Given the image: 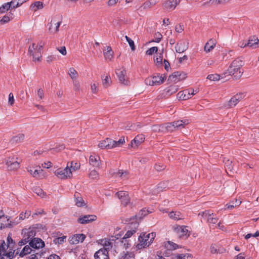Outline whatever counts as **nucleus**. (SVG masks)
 <instances>
[{
	"label": "nucleus",
	"mask_w": 259,
	"mask_h": 259,
	"mask_svg": "<svg viewBox=\"0 0 259 259\" xmlns=\"http://www.w3.org/2000/svg\"><path fill=\"white\" fill-rule=\"evenodd\" d=\"M244 97V94L242 93L237 94L231 98L226 106L228 108H232L235 106Z\"/></svg>",
	"instance_id": "nucleus-7"
},
{
	"label": "nucleus",
	"mask_w": 259,
	"mask_h": 259,
	"mask_svg": "<svg viewBox=\"0 0 259 259\" xmlns=\"http://www.w3.org/2000/svg\"><path fill=\"white\" fill-rule=\"evenodd\" d=\"M166 78L164 74L156 73L152 76L147 77L145 80V83L148 85H158L163 83Z\"/></svg>",
	"instance_id": "nucleus-2"
},
{
	"label": "nucleus",
	"mask_w": 259,
	"mask_h": 259,
	"mask_svg": "<svg viewBox=\"0 0 259 259\" xmlns=\"http://www.w3.org/2000/svg\"><path fill=\"white\" fill-rule=\"evenodd\" d=\"M103 54L106 60L110 61L113 58L114 52L110 46L107 47L106 50H103Z\"/></svg>",
	"instance_id": "nucleus-25"
},
{
	"label": "nucleus",
	"mask_w": 259,
	"mask_h": 259,
	"mask_svg": "<svg viewBox=\"0 0 259 259\" xmlns=\"http://www.w3.org/2000/svg\"><path fill=\"white\" fill-rule=\"evenodd\" d=\"M188 48V42L185 40H181L176 46V51L178 53H182Z\"/></svg>",
	"instance_id": "nucleus-15"
},
{
	"label": "nucleus",
	"mask_w": 259,
	"mask_h": 259,
	"mask_svg": "<svg viewBox=\"0 0 259 259\" xmlns=\"http://www.w3.org/2000/svg\"><path fill=\"white\" fill-rule=\"evenodd\" d=\"M180 0H167L164 3V7L169 10H174L180 3Z\"/></svg>",
	"instance_id": "nucleus-20"
},
{
	"label": "nucleus",
	"mask_w": 259,
	"mask_h": 259,
	"mask_svg": "<svg viewBox=\"0 0 259 259\" xmlns=\"http://www.w3.org/2000/svg\"><path fill=\"white\" fill-rule=\"evenodd\" d=\"M24 135L22 134H19L16 136L13 137L11 140V142L13 144H16L21 142H22L24 139Z\"/></svg>",
	"instance_id": "nucleus-33"
},
{
	"label": "nucleus",
	"mask_w": 259,
	"mask_h": 259,
	"mask_svg": "<svg viewBox=\"0 0 259 259\" xmlns=\"http://www.w3.org/2000/svg\"><path fill=\"white\" fill-rule=\"evenodd\" d=\"M165 247L170 250H175L179 248V245L172 242L167 241L165 244Z\"/></svg>",
	"instance_id": "nucleus-42"
},
{
	"label": "nucleus",
	"mask_w": 259,
	"mask_h": 259,
	"mask_svg": "<svg viewBox=\"0 0 259 259\" xmlns=\"http://www.w3.org/2000/svg\"><path fill=\"white\" fill-rule=\"evenodd\" d=\"M241 201L240 200L235 199L229 203L226 204L227 206V208L229 209H232L235 207L238 206L240 205Z\"/></svg>",
	"instance_id": "nucleus-34"
},
{
	"label": "nucleus",
	"mask_w": 259,
	"mask_h": 259,
	"mask_svg": "<svg viewBox=\"0 0 259 259\" xmlns=\"http://www.w3.org/2000/svg\"><path fill=\"white\" fill-rule=\"evenodd\" d=\"M188 120L186 119L167 123L165 125H163L164 126V131L171 132L176 129L184 127V125L188 124Z\"/></svg>",
	"instance_id": "nucleus-3"
},
{
	"label": "nucleus",
	"mask_w": 259,
	"mask_h": 259,
	"mask_svg": "<svg viewBox=\"0 0 259 259\" xmlns=\"http://www.w3.org/2000/svg\"><path fill=\"white\" fill-rule=\"evenodd\" d=\"M95 259H109L108 252L106 249H100L94 254Z\"/></svg>",
	"instance_id": "nucleus-18"
},
{
	"label": "nucleus",
	"mask_w": 259,
	"mask_h": 259,
	"mask_svg": "<svg viewBox=\"0 0 259 259\" xmlns=\"http://www.w3.org/2000/svg\"><path fill=\"white\" fill-rule=\"evenodd\" d=\"M259 44V40L257 38L252 39H249L248 41L247 42L246 45L248 46V47L251 48H256Z\"/></svg>",
	"instance_id": "nucleus-37"
},
{
	"label": "nucleus",
	"mask_w": 259,
	"mask_h": 259,
	"mask_svg": "<svg viewBox=\"0 0 259 259\" xmlns=\"http://www.w3.org/2000/svg\"><path fill=\"white\" fill-rule=\"evenodd\" d=\"M37 46L34 43L29 47L28 52L30 56L33 57V61H39L40 60L41 51L37 50Z\"/></svg>",
	"instance_id": "nucleus-6"
},
{
	"label": "nucleus",
	"mask_w": 259,
	"mask_h": 259,
	"mask_svg": "<svg viewBox=\"0 0 259 259\" xmlns=\"http://www.w3.org/2000/svg\"><path fill=\"white\" fill-rule=\"evenodd\" d=\"M177 259H192V255L189 253L179 254L176 256Z\"/></svg>",
	"instance_id": "nucleus-55"
},
{
	"label": "nucleus",
	"mask_w": 259,
	"mask_h": 259,
	"mask_svg": "<svg viewBox=\"0 0 259 259\" xmlns=\"http://www.w3.org/2000/svg\"><path fill=\"white\" fill-rule=\"evenodd\" d=\"M243 63L239 58L235 59L229 66L228 69L222 74V78L228 75L233 76L235 79L240 78L243 72L241 68Z\"/></svg>",
	"instance_id": "nucleus-1"
},
{
	"label": "nucleus",
	"mask_w": 259,
	"mask_h": 259,
	"mask_svg": "<svg viewBox=\"0 0 259 259\" xmlns=\"http://www.w3.org/2000/svg\"><path fill=\"white\" fill-rule=\"evenodd\" d=\"M139 236H142V238L145 239L146 241H149L150 243H152L154 238L156 237V233L152 232L147 234L146 233L142 232Z\"/></svg>",
	"instance_id": "nucleus-22"
},
{
	"label": "nucleus",
	"mask_w": 259,
	"mask_h": 259,
	"mask_svg": "<svg viewBox=\"0 0 259 259\" xmlns=\"http://www.w3.org/2000/svg\"><path fill=\"white\" fill-rule=\"evenodd\" d=\"M125 143L124 137L121 138L118 141H114V148L121 147Z\"/></svg>",
	"instance_id": "nucleus-57"
},
{
	"label": "nucleus",
	"mask_w": 259,
	"mask_h": 259,
	"mask_svg": "<svg viewBox=\"0 0 259 259\" xmlns=\"http://www.w3.org/2000/svg\"><path fill=\"white\" fill-rule=\"evenodd\" d=\"M169 217L175 221H178L183 219V215L179 211H171L168 214Z\"/></svg>",
	"instance_id": "nucleus-30"
},
{
	"label": "nucleus",
	"mask_w": 259,
	"mask_h": 259,
	"mask_svg": "<svg viewBox=\"0 0 259 259\" xmlns=\"http://www.w3.org/2000/svg\"><path fill=\"white\" fill-rule=\"evenodd\" d=\"M89 177L93 179H97L99 178L98 172L96 170H92L90 171Z\"/></svg>",
	"instance_id": "nucleus-62"
},
{
	"label": "nucleus",
	"mask_w": 259,
	"mask_h": 259,
	"mask_svg": "<svg viewBox=\"0 0 259 259\" xmlns=\"http://www.w3.org/2000/svg\"><path fill=\"white\" fill-rule=\"evenodd\" d=\"M158 51V48L156 47H153L149 48L146 52V54L147 55H152L154 53L157 52Z\"/></svg>",
	"instance_id": "nucleus-59"
},
{
	"label": "nucleus",
	"mask_w": 259,
	"mask_h": 259,
	"mask_svg": "<svg viewBox=\"0 0 259 259\" xmlns=\"http://www.w3.org/2000/svg\"><path fill=\"white\" fill-rule=\"evenodd\" d=\"M189 93L187 90L179 92L177 94V98L181 100H186L190 99Z\"/></svg>",
	"instance_id": "nucleus-28"
},
{
	"label": "nucleus",
	"mask_w": 259,
	"mask_h": 259,
	"mask_svg": "<svg viewBox=\"0 0 259 259\" xmlns=\"http://www.w3.org/2000/svg\"><path fill=\"white\" fill-rule=\"evenodd\" d=\"M152 211H150L148 209L143 208L139 212L138 215H135V217L138 218L139 219H142L143 217L147 215L148 214L151 213Z\"/></svg>",
	"instance_id": "nucleus-41"
},
{
	"label": "nucleus",
	"mask_w": 259,
	"mask_h": 259,
	"mask_svg": "<svg viewBox=\"0 0 259 259\" xmlns=\"http://www.w3.org/2000/svg\"><path fill=\"white\" fill-rule=\"evenodd\" d=\"M114 140L112 139L107 138L104 140L101 141L99 143V147L103 149H110L114 148Z\"/></svg>",
	"instance_id": "nucleus-11"
},
{
	"label": "nucleus",
	"mask_w": 259,
	"mask_h": 259,
	"mask_svg": "<svg viewBox=\"0 0 259 259\" xmlns=\"http://www.w3.org/2000/svg\"><path fill=\"white\" fill-rule=\"evenodd\" d=\"M182 73L180 72L177 71L169 75L168 78V81L169 82H178L181 79L184 78L185 74L183 75V77H181Z\"/></svg>",
	"instance_id": "nucleus-19"
},
{
	"label": "nucleus",
	"mask_w": 259,
	"mask_h": 259,
	"mask_svg": "<svg viewBox=\"0 0 259 259\" xmlns=\"http://www.w3.org/2000/svg\"><path fill=\"white\" fill-rule=\"evenodd\" d=\"M85 238V235L83 234H76L69 238V241L70 244H77L79 242H82Z\"/></svg>",
	"instance_id": "nucleus-12"
},
{
	"label": "nucleus",
	"mask_w": 259,
	"mask_h": 259,
	"mask_svg": "<svg viewBox=\"0 0 259 259\" xmlns=\"http://www.w3.org/2000/svg\"><path fill=\"white\" fill-rule=\"evenodd\" d=\"M66 239V236H62L61 237H59L54 239V243L55 244H61L63 243Z\"/></svg>",
	"instance_id": "nucleus-49"
},
{
	"label": "nucleus",
	"mask_w": 259,
	"mask_h": 259,
	"mask_svg": "<svg viewBox=\"0 0 259 259\" xmlns=\"http://www.w3.org/2000/svg\"><path fill=\"white\" fill-rule=\"evenodd\" d=\"M89 162L90 165L97 168L100 167L101 163L100 157L97 155H91Z\"/></svg>",
	"instance_id": "nucleus-16"
},
{
	"label": "nucleus",
	"mask_w": 259,
	"mask_h": 259,
	"mask_svg": "<svg viewBox=\"0 0 259 259\" xmlns=\"http://www.w3.org/2000/svg\"><path fill=\"white\" fill-rule=\"evenodd\" d=\"M79 193H75L74 197L75 198V203L77 206L81 207L84 205V202L81 197H79Z\"/></svg>",
	"instance_id": "nucleus-36"
},
{
	"label": "nucleus",
	"mask_w": 259,
	"mask_h": 259,
	"mask_svg": "<svg viewBox=\"0 0 259 259\" xmlns=\"http://www.w3.org/2000/svg\"><path fill=\"white\" fill-rule=\"evenodd\" d=\"M11 9L10 6L8 3H5L0 7V13H4Z\"/></svg>",
	"instance_id": "nucleus-54"
},
{
	"label": "nucleus",
	"mask_w": 259,
	"mask_h": 259,
	"mask_svg": "<svg viewBox=\"0 0 259 259\" xmlns=\"http://www.w3.org/2000/svg\"><path fill=\"white\" fill-rule=\"evenodd\" d=\"M168 186L167 182H162L158 184L156 188L157 192H159L165 190Z\"/></svg>",
	"instance_id": "nucleus-40"
},
{
	"label": "nucleus",
	"mask_w": 259,
	"mask_h": 259,
	"mask_svg": "<svg viewBox=\"0 0 259 259\" xmlns=\"http://www.w3.org/2000/svg\"><path fill=\"white\" fill-rule=\"evenodd\" d=\"M30 247L34 249H39L45 246V242L40 238H34L30 242Z\"/></svg>",
	"instance_id": "nucleus-13"
},
{
	"label": "nucleus",
	"mask_w": 259,
	"mask_h": 259,
	"mask_svg": "<svg viewBox=\"0 0 259 259\" xmlns=\"http://www.w3.org/2000/svg\"><path fill=\"white\" fill-rule=\"evenodd\" d=\"M15 245V243L12 239L11 235L9 234L7 237V249H9L7 252H9L10 251H14L15 253L16 251V250L14 249Z\"/></svg>",
	"instance_id": "nucleus-24"
},
{
	"label": "nucleus",
	"mask_w": 259,
	"mask_h": 259,
	"mask_svg": "<svg viewBox=\"0 0 259 259\" xmlns=\"http://www.w3.org/2000/svg\"><path fill=\"white\" fill-rule=\"evenodd\" d=\"M43 8V3L40 1L35 2L30 6V9L34 12L37 11L38 10L42 9Z\"/></svg>",
	"instance_id": "nucleus-32"
},
{
	"label": "nucleus",
	"mask_w": 259,
	"mask_h": 259,
	"mask_svg": "<svg viewBox=\"0 0 259 259\" xmlns=\"http://www.w3.org/2000/svg\"><path fill=\"white\" fill-rule=\"evenodd\" d=\"M222 78V74H209L207 76V78L210 80L212 81H217L219 80Z\"/></svg>",
	"instance_id": "nucleus-48"
},
{
	"label": "nucleus",
	"mask_w": 259,
	"mask_h": 259,
	"mask_svg": "<svg viewBox=\"0 0 259 259\" xmlns=\"http://www.w3.org/2000/svg\"><path fill=\"white\" fill-rule=\"evenodd\" d=\"M30 211H26L24 213H21L19 215V219L20 220H24L26 218H28L31 215Z\"/></svg>",
	"instance_id": "nucleus-64"
},
{
	"label": "nucleus",
	"mask_w": 259,
	"mask_h": 259,
	"mask_svg": "<svg viewBox=\"0 0 259 259\" xmlns=\"http://www.w3.org/2000/svg\"><path fill=\"white\" fill-rule=\"evenodd\" d=\"M6 244L4 241L0 245V259H12L14 256V251H10L7 252L6 250Z\"/></svg>",
	"instance_id": "nucleus-5"
},
{
	"label": "nucleus",
	"mask_w": 259,
	"mask_h": 259,
	"mask_svg": "<svg viewBox=\"0 0 259 259\" xmlns=\"http://www.w3.org/2000/svg\"><path fill=\"white\" fill-rule=\"evenodd\" d=\"M68 74L72 80L76 79L78 76L77 72L73 68L69 69Z\"/></svg>",
	"instance_id": "nucleus-43"
},
{
	"label": "nucleus",
	"mask_w": 259,
	"mask_h": 259,
	"mask_svg": "<svg viewBox=\"0 0 259 259\" xmlns=\"http://www.w3.org/2000/svg\"><path fill=\"white\" fill-rule=\"evenodd\" d=\"M55 175L61 179H66L70 178L72 176L71 169L69 168V163H68L66 167L64 169L58 168L54 172Z\"/></svg>",
	"instance_id": "nucleus-4"
},
{
	"label": "nucleus",
	"mask_w": 259,
	"mask_h": 259,
	"mask_svg": "<svg viewBox=\"0 0 259 259\" xmlns=\"http://www.w3.org/2000/svg\"><path fill=\"white\" fill-rule=\"evenodd\" d=\"M125 37L126 41L128 42L129 46H130L132 50L134 51L135 50L134 41L131 38H130L129 37H128L126 35L125 36Z\"/></svg>",
	"instance_id": "nucleus-58"
},
{
	"label": "nucleus",
	"mask_w": 259,
	"mask_h": 259,
	"mask_svg": "<svg viewBox=\"0 0 259 259\" xmlns=\"http://www.w3.org/2000/svg\"><path fill=\"white\" fill-rule=\"evenodd\" d=\"M119 241L123 245V247L125 249H127V248L131 246V244L130 243L129 240H128L127 238L123 237L119 240Z\"/></svg>",
	"instance_id": "nucleus-51"
},
{
	"label": "nucleus",
	"mask_w": 259,
	"mask_h": 259,
	"mask_svg": "<svg viewBox=\"0 0 259 259\" xmlns=\"http://www.w3.org/2000/svg\"><path fill=\"white\" fill-rule=\"evenodd\" d=\"M80 163L77 162L72 161L70 163H69V168L71 169V171H75L80 167Z\"/></svg>",
	"instance_id": "nucleus-44"
},
{
	"label": "nucleus",
	"mask_w": 259,
	"mask_h": 259,
	"mask_svg": "<svg viewBox=\"0 0 259 259\" xmlns=\"http://www.w3.org/2000/svg\"><path fill=\"white\" fill-rule=\"evenodd\" d=\"M97 217L95 215H84L80 217L78 222L81 224H85L96 220Z\"/></svg>",
	"instance_id": "nucleus-14"
},
{
	"label": "nucleus",
	"mask_w": 259,
	"mask_h": 259,
	"mask_svg": "<svg viewBox=\"0 0 259 259\" xmlns=\"http://www.w3.org/2000/svg\"><path fill=\"white\" fill-rule=\"evenodd\" d=\"M55 22L54 20H52L51 22L50 23V27H49V30L53 33H55L58 31L59 27L61 24V21H58L54 23V25H55V29L53 30H52V22Z\"/></svg>",
	"instance_id": "nucleus-38"
},
{
	"label": "nucleus",
	"mask_w": 259,
	"mask_h": 259,
	"mask_svg": "<svg viewBox=\"0 0 259 259\" xmlns=\"http://www.w3.org/2000/svg\"><path fill=\"white\" fill-rule=\"evenodd\" d=\"M172 229H173L174 231L177 234H178V235L180 237H184V236L188 237L189 236V234H188V231L187 229L186 226H180L176 225H174L172 227Z\"/></svg>",
	"instance_id": "nucleus-10"
},
{
	"label": "nucleus",
	"mask_w": 259,
	"mask_h": 259,
	"mask_svg": "<svg viewBox=\"0 0 259 259\" xmlns=\"http://www.w3.org/2000/svg\"><path fill=\"white\" fill-rule=\"evenodd\" d=\"M10 6L11 9H15L20 6L18 0H12L10 2H8Z\"/></svg>",
	"instance_id": "nucleus-56"
},
{
	"label": "nucleus",
	"mask_w": 259,
	"mask_h": 259,
	"mask_svg": "<svg viewBox=\"0 0 259 259\" xmlns=\"http://www.w3.org/2000/svg\"><path fill=\"white\" fill-rule=\"evenodd\" d=\"M8 221L7 217L2 215L0 216V229L5 228L7 225V222Z\"/></svg>",
	"instance_id": "nucleus-46"
},
{
	"label": "nucleus",
	"mask_w": 259,
	"mask_h": 259,
	"mask_svg": "<svg viewBox=\"0 0 259 259\" xmlns=\"http://www.w3.org/2000/svg\"><path fill=\"white\" fill-rule=\"evenodd\" d=\"M135 256V254L133 252L127 251L125 253H123L121 256V259H134Z\"/></svg>",
	"instance_id": "nucleus-47"
},
{
	"label": "nucleus",
	"mask_w": 259,
	"mask_h": 259,
	"mask_svg": "<svg viewBox=\"0 0 259 259\" xmlns=\"http://www.w3.org/2000/svg\"><path fill=\"white\" fill-rule=\"evenodd\" d=\"M138 242L139 243L135 245L134 247V249L136 251L147 248L152 244L149 241H146L145 239L142 238V236H139Z\"/></svg>",
	"instance_id": "nucleus-9"
},
{
	"label": "nucleus",
	"mask_w": 259,
	"mask_h": 259,
	"mask_svg": "<svg viewBox=\"0 0 259 259\" xmlns=\"http://www.w3.org/2000/svg\"><path fill=\"white\" fill-rule=\"evenodd\" d=\"M43 253L41 251H39L37 252H35V251L33 252L29 256L30 259H38V257H40Z\"/></svg>",
	"instance_id": "nucleus-53"
},
{
	"label": "nucleus",
	"mask_w": 259,
	"mask_h": 259,
	"mask_svg": "<svg viewBox=\"0 0 259 259\" xmlns=\"http://www.w3.org/2000/svg\"><path fill=\"white\" fill-rule=\"evenodd\" d=\"M19 167V163L17 161H15L14 162H13L12 164L10 165L8 168L10 170H15L17 169Z\"/></svg>",
	"instance_id": "nucleus-60"
},
{
	"label": "nucleus",
	"mask_w": 259,
	"mask_h": 259,
	"mask_svg": "<svg viewBox=\"0 0 259 259\" xmlns=\"http://www.w3.org/2000/svg\"><path fill=\"white\" fill-rule=\"evenodd\" d=\"M214 215H215L213 214V215L210 217L207 222L209 224H216L218 223V219Z\"/></svg>",
	"instance_id": "nucleus-61"
},
{
	"label": "nucleus",
	"mask_w": 259,
	"mask_h": 259,
	"mask_svg": "<svg viewBox=\"0 0 259 259\" xmlns=\"http://www.w3.org/2000/svg\"><path fill=\"white\" fill-rule=\"evenodd\" d=\"M16 251V254H19V256L21 257H23L28 254L31 253L33 251L31 247L29 245L25 246L20 252H19L20 250H18V248H17Z\"/></svg>",
	"instance_id": "nucleus-21"
},
{
	"label": "nucleus",
	"mask_w": 259,
	"mask_h": 259,
	"mask_svg": "<svg viewBox=\"0 0 259 259\" xmlns=\"http://www.w3.org/2000/svg\"><path fill=\"white\" fill-rule=\"evenodd\" d=\"M211 215H213V212L210 210L201 211L198 213V216L201 217L203 220H206L207 222L208 220V218Z\"/></svg>",
	"instance_id": "nucleus-31"
},
{
	"label": "nucleus",
	"mask_w": 259,
	"mask_h": 259,
	"mask_svg": "<svg viewBox=\"0 0 259 259\" xmlns=\"http://www.w3.org/2000/svg\"><path fill=\"white\" fill-rule=\"evenodd\" d=\"M216 41L215 39H210L208 41H207L204 48V51L206 53H208L210 52L215 47Z\"/></svg>",
	"instance_id": "nucleus-23"
},
{
	"label": "nucleus",
	"mask_w": 259,
	"mask_h": 259,
	"mask_svg": "<svg viewBox=\"0 0 259 259\" xmlns=\"http://www.w3.org/2000/svg\"><path fill=\"white\" fill-rule=\"evenodd\" d=\"M179 89V87L177 85H171L169 87L166 88L164 90L165 95L167 96H170L175 93H176Z\"/></svg>",
	"instance_id": "nucleus-27"
},
{
	"label": "nucleus",
	"mask_w": 259,
	"mask_h": 259,
	"mask_svg": "<svg viewBox=\"0 0 259 259\" xmlns=\"http://www.w3.org/2000/svg\"><path fill=\"white\" fill-rule=\"evenodd\" d=\"M116 73L118 77L120 82L124 84L127 85L128 81L125 79V76L126 75V71L124 69H119L116 71Z\"/></svg>",
	"instance_id": "nucleus-17"
},
{
	"label": "nucleus",
	"mask_w": 259,
	"mask_h": 259,
	"mask_svg": "<svg viewBox=\"0 0 259 259\" xmlns=\"http://www.w3.org/2000/svg\"><path fill=\"white\" fill-rule=\"evenodd\" d=\"M116 195L120 200L121 203L122 205L126 206L130 203V197L127 191H118L116 193Z\"/></svg>",
	"instance_id": "nucleus-8"
},
{
	"label": "nucleus",
	"mask_w": 259,
	"mask_h": 259,
	"mask_svg": "<svg viewBox=\"0 0 259 259\" xmlns=\"http://www.w3.org/2000/svg\"><path fill=\"white\" fill-rule=\"evenodd\" d=\"M134 226L135 228L132 229L130 230H128L125 233V234L124 235L123 237L128 239L137 232V228L138 226V224L137 223H136L134 224Z\"/></svg>",
	"instance_id": "nucleus-35"
},
{
	"label": "nucleus",
	"mask_w": 259,
	"mask_h": 259,
	"mask_svg": "<svg viewBox=\"0 0 259 259\" xmlns=\"http://www.w3.org/2000/svg\"><path fill=\"white\" fill-rule=\"evenodd\" d=\"M162 37V35L161 34L157 32L154 34V39L152 41L156 42H159Z\"/></svg>",
	"instance_id": "nucleus-63"
},
{
	"label": "nucleus",
	"mask_w": 259,
	"mask_h": 259,
	"mask_svg": "<svg viewBox=\"0 0 259 259\" xmlns=\"http://www.w3.org/2000/svg\"><path fill=\"white\" fill-rule=\"evenodd\" d=\"M144 139L145 137L143 135H138L131 141V146L134 147L133 144H135L136 146H138L144 141Z\"/></svg>",
	"instance_id": "nucleus-26"
},
{
	"label": "nucleus",
	"mask_w": 259,
	"mask_h": 259,
	"mask_svg": "<svg viewBox=\"0 0 259 259\" xmlns=\"http://www.w3.org/2000/svg\"><path fill=\"white\" fill-rule=\"evenodd\" d=\"M128 172L123 170H119L116 174V177L121 178V179L125 180L127 178Z\"/></svg>",
	"instance_id": "nucleus-45"
},
{
	"label": "nucleus",
	"mask_w": 259,
	"mask_h": 259,
	"mask_svg": "<svg viewBox=\"0 0 259 259\" xmlns=\"http://www.w3.org/2000/svg\"><path fill=\"white\" fill-rule=\"evenodd\" d=\"M111 79L108 76H102V82L104 87L107 88L110 85Z\"/></svg>",
	"instance_id": "nucleus-52"
},
{
	"label": "nucleus",
	"mask_w": 259,
	"mask_h": 259,
	"mask_svg": "<svg viewBox=\"0 0 259 259\" xmlns=\"http://www.w3.org/2000/svg\"><path fill=\"white\" fill-rule=\"evenodd\" d=\"M33 191L34 193L41 198H44L46 196V194L41 188L38 187L33 188Z\"/></svg>",
	"instance_id": "nucleus-39"
},
{
	"label": "nucleus",
	"mask_w": 259,
	"mask_h": 259,
	"mask_svg": "<svg viewBox=\"0 0 259 259\" xmlns=\"http://www.w3.org/2000/svg\"><path fill=\"white\" fill-rule=\"evenodd\" d=\"M100 243L103 246V247L102 249H106L107 250V251H108V252L112 247V243L108 239H102V240H101Z\"/></svg>",
	"instance_id": "nucleus-29"
},
{
	"label": "nucleus",
	"mask_w": 259,
	"mask_h": 259,
	"mask_svg": "<svg viewBox=\"0 0 259 259\" xmlns=\"http://www.w3.org/2000/svg\"><path fill=\"white\" fill-rule=\"evenodd\" d=\"M157 2H158V0H149V1H147L143 4L144 8H150L155 5Z\"/></svg>",
	"instance_id": "nucleus-50"
}]
</instances>
